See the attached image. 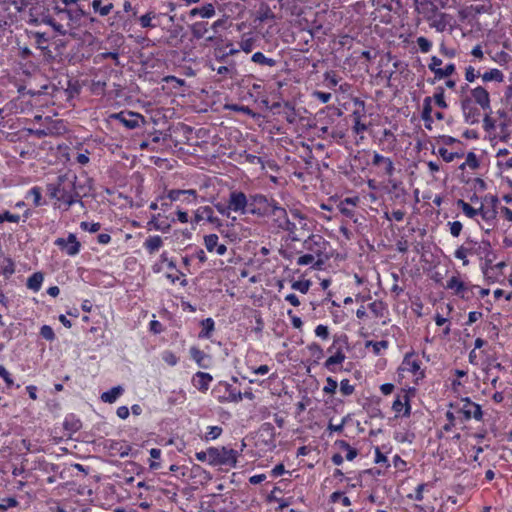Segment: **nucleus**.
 <instances>
[{
    "label": "nucleus",
    "instance_id": "55",
    "mask_svg": "<svg viewBox=\"0 0 512 512\" xmlns=\"http://www.w3.org/2000/svg\"><path fill=\"white\" fill-rule=\"evenodd\" d=\"M17 505H18V502L14 497L3 498L0 501V512H5L9 508L16 507Z\"/></svg>",
    "mask_w": 512,
    "mask_h": 512
},
{
    "label": "nucleus",
    "instance_id": "63",
    "mask_svg": "<svg viewBox=\"0 0 512 512\" xmlns=\"http://www.w3.org/2000/svg\"><path fill=\"white\" fill-rule=\"evenodd\" d=\"M0 377L4 380V382L6 383V386L8 388H10L14 385V381H13L11 374L2 365H0Z\"/></svg>",
    "mask_w": 512,
    "mask_h": 512
},
{
    "label": "nucleus",
    "instance_id": "28",
    "mask_svg": "<svg viewBox=\"0 0 512 512\" xmlns=\"http://www.w3.org/2000/svg\"><path fill=\"white\" fill-rule=\"evenodd\" d=\"M215 15V7L212 3H207L201 7H195L190 10L191 17L211 18Z\"/></svg>",
    "mask_w": 512,
    "mask_h": 512
},
{
    "label": "nucleus",
    "instance_id": "34",
    "mask_svg": "<svg viewBox=\"0 0 512 512\" xmlns=\"http://www.w3.org/2000/svg\"><path fill=\"white\" fill-rule=\"evenodd\" d=\"M481 77L484 82L495 81L501 83L504 81L503 72L497 68H493L490 69L489 71H486L484 74H482Z\"/></svg>",
    "mask_w": 512,
    "mask_h": 512
},
{
    "label": "nucleus",
    "instance_id": "6",
    "mask_svg": "<svg viewBox=\"0 0 512 512\" xmlns=\"http://www.w3.org/2000/svg\"><path fill=\"white\" fill-rule=\"evenodd\" d=\"M347 346V337L346 336H335L332 344L327 349L328 353L331 354L330 357L324 363V367L331 372H336L335 366L342 364L346 355L344 352V348Z\"/></svg>",
    "mask_w": 512,
    "mask_h": 512
},
{
    "label": "nucleus",
    "instance_id": "7",
    "mask_svg": "<svg viewBox=\"0 0 512 512\" xmlns=\"http://www.w3.org/2000/svg\"><path fill=\"white\" fill-rule=\"evenodd\" d=\"M450 407L454 408L457 413L462 414L466 421L472 418L477 421L482 420L483 412L481 406L471 401L468 397L461 399L458 403L450 404Z\"/></svg>",
    "mask_w": 512,
    "mask_h": 512
},
{
    "label": "nucleus",
    "instance_id": "39",
    "mask_svg": "<svg viewBox=\"0 0 512 512\" xmlns=\"http://www.w3.org/2000/svg\"><path fill=\"white\" fill-rule=\"evenodd\" d=\"M457 206L461 208L462 212L471 219H474L479 214V209H475L464 200H458Z\"/></svg>",
    "mask_w": 512,
    "mask_h": 512
},
{
    "label": "nucleus",
    "instance_id": "14",
    "mask_svg": "<svg viewBox=\"0 0 512 512\" xmlns=\"http://www.w3.org/2000/svg\"><path fill=\"white\" fill-rule=\"evenodd\" d=\"M402 369L412 373L416 380L423 379L425 374L421 369V361L414 354H407L402 362Z\"/></svg>",
    "mask_w": 512,
    "mask_h": 512
},
{
    "label": "nucleus",
    "instance_id": "3",
    "mask_svg": "<svg viewBox=\"0 0 512 512\" xmlns=\"http://www.w3.org/2000/svg\"><path fill=\"white\" fill-rule=\"evenodd\" d=\"M266 217L270 219L272 227L278 231L287 232L293 241L299 240L296 236V224L290 221L287 210L278 202L273 204Z\"/></svg>",
    "mask_w": 512,
    "mask_h": 512
},
{
    "label": "nucleus",
    "instance_id": "21",
    "mask_svg": "<svg viewBox=\"0 0 512 512\" xmlns=\"http://www.w3.org/2000/svg\"><path fill=\"white\" fill-rule=\"evenodd\" d=\"M108 448L111 455L126 457L130 454L132 448L126 441H110Z\"/></svg>",
    "mask_w": 512,
    "mask_h": 512
},
{
    "label": "nucleus",
    "instance_id": "33",
    "mask_svg": "<svg viewBox=\"0 0 512 512\" xmlns=\"http://www.w3.org/2000/svg\"><path fill=\"white\" fill-rule=\"evenodd\" d=\"M275 14L267 4H262L256 13V20L265 22L268 20H274Z\"/></svg>",
    "mask_w": 512,
    "mask_h": 512
},
{
    "label": "nucleus",
    "instance_id": "52",
    "mask_svg": "<svg viewBox=\"0 0 512 512\" xmlns=\"http://www.w3.org/2000/svg\"><path fill=\"white\" fill-rule=\"evenodd\" d=\"M161 358L169 366H175L179 360V358L169 350L164 351L161 355Z\"/></svg>",
    "mask_w": 512,
    "mask_h": 512
},
{
    "label": "nucleus",
    "instance_id": "46",
    "mask_svg": "<svg viewBox=\"0 0 512 512\" xmlns=\"http://www.w3.org/2000/svg\"><path fill=\"white\" fill-rule=\"evenodd\" d=\"M190 355L192 357V359L200 366V367H205V365L203 364V361L204 359L206 358V355L203 351L199 350L198 348L196 347H191L190 348Z\"/></svg>",
    "mask_w": 512,
    "mask_h": 512
},
{
    "label": "nucleus",
    "instance_id": "36",
    "mask_svg": "<svg viewBox=\"0 0 512 512\" xmlns=\"http://www.w3.org/2000/svg\"><path fill=\"white\" fill-rule=\"evenodd\" d=\"M437 154L447 163L453 162L455 159H459L464 156L463 152H452L444 147L438 148Z\"/></svg>",
    "mask_w": 512,
    "mask_h": 512
},
{
    "label": "nucleus",
    "instance_id": "13",
    "mask_svg": "<svg viewBox=\"0 0 512 512\" xmlns=\"http://www.w3.org/2000/svg\"><path fill=\"white\" fill-rule=\"evenodd\" d=\"M471 98L485 112L486 116L491 113L489 92L482 86L471 89Z\"/></svg>",
    "mask_w": 512,
    "mask_h": 512
},
{
    "label": "nucleus",
    "instance_id": "11",
    "mask_svg": "<svg viewBox=\"0 0 512 512\" xmlns=\"http://www.w3.org/2000/svg\"><path fill=\"white\" fill-rule=\"evenodd\" d=\"M223 390V395H218L217 398L219 402H235L238 403L242 401V393L237 391L231 384L227 382H219L218 385L214 388L213 393H218Z\"/></svg>",
    "mask_w": 512,
    "mask_h": 512
},
{
    "label": "nucleus",
    "instance_id": "17",
    "mask_svg": "<svg viewBox=\"0 0 512 512\" xmlns=\"http://www.w3.org/2000/svg\"><path fill=\"white\" fill-rule=\"evenodd\" d=\"M57 14L61 16V18H67L69 21L74 23L79 22L81 18L85 15L84 10L80 5H76L74 7H56Z\"/></svg>",
    "mask_w": 512,
    "mask_h": 512
},
{
    "label": "nucleus",
    "instance_id": "2",
    "mask_svg": "<svg viewBox=\"0 0 512 512\" xmlns=\"http://www.w3.org/2000/svg\"><path fill=\"white\" fill-rule=\"evenodd\" d=\"M48 194L51 198L66 205V209L79 201V194L76 191L75 183L66 176H59L56 184L47 186Z\"/></svg>",
    "mask_w": 512,
    "mask_h": 512
},
{
    "label": "nucleus",
    "instance_id": "31",
    "mask_svg": "<svg viewBox=\"0 0 512 512\" xmlns=\"http://www.w3.org/2000/svg\"><path fill=\"white\" fill-rule=\"evenodd\" d=\"M256 43V38L251 33H245L242 35L239 42V46L245 53H250Z\"/></svg>",
    "mask_w": 512,
    "mask_h": 512
},
{
    "label": "nucleus",
    "instance_id": "64",
    "mask_svg": "<svg viewBox=\"0 0 512 512\" xmlns=\"http://www.w3.org/2000/svg\"><path fill=\"white\" fill-rule=\"evenodd\" d=\"M450 233L453 237H458L463 229L460 221L448 222Z\"/></svg>",
    "mask_w": 512,
    "mask_h": 512
},
{
    "label": "nucleus",
    "instance_id": "5",
    "mask_svg": "<svg viewBox=\"0 0 512 512\" xmlns=\"http://www.w3.org/2000/svg\"><path fill=\"white\" fill-rule=\"evenodd\" d=\"M208 454L210 455L211 466H224L228 469L235 468L238 463L240 452L226 447H209Z\"/></svg>",
    "mask_w": 512,
    "mask_h": 512
},
{
    "label": "nucleus",
    "instance_id": "56",
    "mask_svg": "<svg viewBox=\"0 0 512 512\" xmlns=\"http://www.w3.org/2000/svg\"><path fill=\"white\" fill-rule=\"evenodd\" d=\"M293 290L299 291L303 294H306L309 291L310 288V281L304 280V281H294L291 285Z\"/></svg>",
    "mask_w": 512,
    "mask_h": 512
},
{
    "label": "nucleus",
    "instance_id": "30",
    "mask_svg": "<svg viewBox=\"0 0 512 512\" xmlns=\"http://www.w3.org/2000/svg\"><path fill=\"white\" fill-rule=\"evenodd\" d=\"M124 392L121 386H115L101 394V400L105 403H114Z\"/></svg>",
    "mask_w": 512,
    "mask_h": 512
},
{
    "label": "nucleus",
    "instance_id": "42",
    "mask_svg": "<svg viewBox=\"0 0 512 512\" xmlns=\"http://www.w3.org/2000/svg\"><path fill=\"white\" fill-rule=\"evenodd\" d=\"M369 309L375 317H383L386 306L382 301L375 300L369 304Z\"/></svg>",
    "mask_w": 512,
    "mask_h": 512
},
{
    "label": "nucleus",
    "instance_id": "38",
    "mask_svg": "<svg viewBox=\"0 0 512 512\" xmlns=\"http://www.w3.org/2000/svg\"><path fill=\"white\" fill-rule=\"evenodd\" d=\"M336 444L339 446V448L346 452V459L348 461H352L356 458L358 455V452L355 448L351 447L349 443H347L344 440L337 441Z\"/></svg>",
    "mask_w": 512,
    "mask_h": 512
},
{
    "label": "nucleus",
    "instance_id": "54",
    "mask_svg": "<svg viewBox=\"0 0 512 512\" xmlns=\"http://www.w3.org/2000/svg\"><path fill=\"white\" fill-rule=\"evenodd\" d=\"M416 42L422 53H428L432 48V42L423 36L418 37Z\"/></svg>",
    "mask_w": 512,
    "mask_h": 512
},
{
    "label": "nucleus",
    "instance_id": "22",
    "mask_svg": "<svg viewBox=\"0 0 512 512\" xmlns=\"http://www.w3.org/2000/svg\"><path fill=\"white\" fill-rule=\"evenodd\" d=\"M393 411L399 415L403 410L404 416L410 415L411 406L409 404V397L407 394L398 395L392 404Z\"/></svg>",
    "mask_w": 512,
    "mask_h": 512
},
{
    "label": "nucleus",
    "instance_id": "45",
    "mask_svg": "<svg viewBox=\"0 0 512 512\" xmlns=\"http://www.w3.org/2000/svg\"><path fill=\"white\" fill-rule=\"evenodd\" d=\"M34 40H35V43L37 45V47L41 50H45L47 49V46L46 44L48 43V37L46 36L45 33H42V32H34L32 34Z\"/></svg>",
    "mask_w": 512,
    "mask_h": 512
},
{
    "label": "nucleus",
    "instance_id": "61",
    "mask_svg": "<svg viewBox=\"0 0 512 512\" xmlns=\"http://www.w3.org/2000/svg\"><path fill=\"white\" fill-rule=\"evenodd\" d=\"M40 335L48 340V341H54L55 340V333L51 326L49 325H43L40 329Z\"/></svg>",
    "mask_w": 512,
    "mask_h": 512
},
{
    "label": "nucleus",
    "instance_id": "41",
    "mask_svg": "<svg viewBox=\"0 0 512 512\" xmlns=\"http://www.w3.org/2000/svg\"><path fill=\"white\" fill-rule=\"evenodd\" d=\"M366 347H371L373 350V353L375 355H380L382 351L386 350L388 348V341L381 340V341H367Z\"/></svg>",
    "mask_w": 512,
    "mask_h": 512
},
{
    "label": "nucleus",
    "instance_id": "44",
    "mask_svg": "<svg viewBox=\"0 0 512 512\" xmlns=\"http://www.w3.org/2000/svg\"><path fill=\"white\" fill-rule=\"evenodd\" d=\"M222 428L220 426H209L205 433L204 440L210 441L217 439L222 434Z\"/></svg>",
    "mask_w": 512,
    "mask_h": 512
},
{
    "label": "nucleus",
    "instance_id": "40",
    "mask_svg": "<svg viewBox=\"0 0 512 512\" xmlns=\"http://www.w3.org/2000/svg\"><path fill=\"white\" fill-rule=\"evenodd\" d=\"M487 224L492 225L493 221L496 219V211L493 208H485L481 206L479 208V214Z\"/></svg>",
    "mask_w": 512,
    "mask_h": 512
},
{
    "label": "nucleus",
    "instance_id": "1",
    "mask_svg": "<svg viewBox=\"0 0 512 512\" xmlns=\"http://www.w3.org/2000/svg\"><path fill=\"white\" fill-rule=\"evenodd\" d=\"M476 255L485 261V266L491 267L495 260V254L492 251L491 244L488 240L474 241L467 239L465 244L458 247L454 252V257L462 261L464 266L469 264L467 257Z\"/></svg>",
    "mask_w": 512,
    "mask_h": 512
},
{
    "label": "nucleus",
    "instance_id": "23",
    "mask_svg": "<svg viewBox=\"0 0 512 512\" xmlns=\"http://www.w3.org/2000/svg\"><path fill=\"white\" fill-rule=\"evenodd\" d=\"M415 10L423 15L425 19H428L436 10L437 6L430 0H415Z\"/></svg>",
    "mask_w": 512,
    "mask_h": 512
},
{
    "label": "nucleus",
    "instance_id": "60",
    "mask_svg": "<svg viewBox=\"0 0 512 512\" xmlns=\"http://www.w3.org/2000/svg\"><path fill=\"white\" fill-rule=\"evenodd\" d=\"M434 100L436 105H438L442 109H446L448 107L445 97H444V90L441 88L437 89V92L434 94Z\"/></svg>",
    "mask_w": 512,
    "mask_h": 512
},
{
    "label": "nucleus",
    "instance_id": "8",
    "mask_svg": "<svg viewBox=\"0 0 512 512\" xmlns=\"http://www.w3.org/2000/svg\"><path fill=\"white\" fill-rule=\"evenodd\" d=\"M277 201L273 198L257 193L250 195V214L258 217H266L273 204Z\"/></svg>",
    "mask_w": 512,
    "mask_h": 512
},
{
    "label": "nucleus",
    "instance_id": "12",
    "mask_svg": "<svg viewBox=\"0 0 512 512\" xmlns=\"http://www.w3.org/2000/svg\"><path fill=\"white\" fill-rule=\"evenodd\" d=\"M55 245L69 256H76L80 252L81 244L75 234L70 233L67 238H57Z\"/></svg>",
    "mask_w": 512,
    "mask_h": 512
},
{
    "label": "nucleus",
    "instance_id": "62",
    "mask_svg": "<svg viewBox=\"0 0 512 512\" xmlns=\"http://www.w3.org/2000/svg\"><path fill=\"white\" fill-rule=\"evenodd\" d=\"M37 469L45 473H55L58 470V466L52 463H48L46 461H39Z\"/></svg>",
    "mask_w": 512,
    "mask_h": 512
},
{
    "label": "nucleus",
    "instance_id": "15",
    "mask_svg": "<svg viewBox=\"0 0 512 512\" xmlns=\"http://www.w3.org/2000/svg\"><path fill=\"white\" fill-rule=\"evenodd\" d=\"M113 118L118 120L128 129H135L140 126L143 121V117L139 113L134 112H119L112 115Z\"/></svg>",
    "mask_w": 512,
    "mask_h": 512
},
{
    "label": "nucleus",
    "instance_id": "47",
    "mask_svg": "<svg viewBox=\"0 0 512 512\" xmlns=\"http://www.w3.org/2000/svg\"><path fill=\"white\" fill-rule=\"evenodd\" d=\"M455 69V65L453 63H449L444 68L437 70L435 78L440 80L449 77L455 72Z\"/></svg>",
    "mask_w": 512,
    "mask_h": 512
},
{
    "label": "nucleus",
    "instance_id": "9",
    "mask_svg": "<svg viewBox=\"0 0 512 512\" xmlns=\"http://www.w3.org/2000/svg\"><path fill=\"white\" fill-rule=\"evenodd\" d=\"M228 202L231 212L239 213L240 215L250 214V196L247 197L244 192L232 191L229 194Z\"/></svg>",
    "mask_w": 512,
    "mask_h": 512
},
{
    "label": "nucleus",
    "instance_id": "35",
    "mask_svg": "<svg viewBox=\"0 0 512 512\" xmlns=\"http://www.w3.org/2000/svg\"><path fill=\"white\" fill-rule=\"evenodd\" d=\"M202 330L199 333L200 338L209 339L215 329V322L212 318H206L201 322Z\"/></svg>",
    "mask_w": 512,
    "mask_h": 512
},
{
    "label": "nucleus",
    "instance_id": "43",
    "mask_svg": "<svg viewBox=\"0 0 512 512\" xmlns=\"http://www.w3.org/2000/svg\"><path fill=\"white\" fill-rule=\"evenodd\" d=\"M340 501L344 507H349L351 505V501L347 496L340 491H335L330 495V502L336 503Z\"/></svg>",
    "mask_w": 512,
    "mask_h": 512
},
{
    "label": "nucleus",
    "instance_id": "20",
    "mask_svg": "<svg viewBox=\"0 0 512 512\" xmlns=\"http://www.w3.org/2000/svg\"><path fill=\"white\" fill-rule=\"evenodd\" d=\"M445 288L453 291L455 295L464 297L465 293L468 291V285L463 282L459 276H452L445 285Z\"/></svg>",
    "mask_w": 512,
    "mask_h": 512
},
{
    "label": "nucleus",
    "instance_id": "53",
    "mask_svg": "<svg viewBox=\"0 0 512 512\" xmlns=\"http://www.w3.org/2000/svg\"><path fill=\"white\" fill-rule=\"evenodd\" d=\"M296 262H297V265H299V266L312 265V267L314 268V264H315V262H317V259L314 258L313 255L305 253L304 255H301L300 257H298Z\"/></svg>",
    "mask_w": 512,
    "mask_h": 512
},
{
    "label": "nucleus",
    "instance_id": "4",
    "mask_svg": "<svg viewBox=\"0 0 512 512\" xmlns=\"http://www.w3.org/2000/svg\"><path fill=\"white\" fill-rule=\"evenodd\" d=\"M302 246L306 253L313 255L317 259L314 269H320L328 259L326 251L329 247V242L321 235L312 234L303 241Z\"/></svg>",
    "mask_w": 512,
    "mask_h": 512
},
{
    "label": "nucleus",
    "instance_id": "37",
    "mask_svg": "<svg viewBox=\"0 0 512 512\" xmlns=\"http://www.w3.org/2000/svg\"><path fill=\"white\" fill-rule=\"evenodd\" d=\"M251 60L260 65H265L269 67H274L276 65V60L272 58L266 57L262 52H256L252 55Z\"/></svg>",
    "mask_w": 512,
    "mask_h": 512
},
{
    "label": "nucleus",
    "instance_id": "57",
    "mask_svg": "<svg viewBox=\"0 0 512 512\" xmlns=\"http://www.w3.org/2000/svg\"><path fill=\"white\" fill-rule=\"evenodd\" d=\"M465 167H469L470 169L478 167L477 157L473 152L468 153L465 162L460 166L461 169H464Z\"/></svg>",
    "mask_w": 512,
    "mask_h": 512
},
{
    "label": "nucleus",
    "instance_id": "50",
    "mask_svg": "<svg viewBox=\"0 0 512 512\" xmlns=\"http://www.w3.org/2000/svg\"><path fill=\"white\" fill-rule=\"evenodd\" d=\"M214 206L221 215H223L227 218H231L232 221L236 220V217H231V208H230L229 202H227V204L218 202Z\"/></svg>",
    "mask_w": 512,
    "mask_h": 512
},
{
    "label": "nucleus",
    "instance_id": "48",
    "mask_svg": "<svg viewBox=\"0 0 512 512\" xmlns=\"http://www.w3.org/2000/svg\"><path fill=\"white\" fill-rule=\"evenodd\" d=\"M28 197H31L33 199L34 206L38 207L42 205L41 199H42V193L41 188L38 186L32 187L27 194Z\"/></svg>",
    "mask_w": 512,
    "mask_h": 512
},
{
    "label": "nucleus",
    "instance_id": "29",
    "mask_svg": "<svg viewBox=\"0 0 512 512\" xmlns=\"http://www.w3.org/2000/svg\"><path fill=\"white\" fill-rule=\"evenodd\" d=\"M163 239L159 235L149 236L143 243V247L149 254L156 253L163 246Z\"/></svg>",
    "mask_w": 512,
    "mask_h": 512
},
{
    "label": "nucleus",
    "instance_id": "25",
    "mask_svg": "<svg viewBox=\"0 0 512 512\" xmlns=\"http://www.w3.org/2000/svg\"><path fill=\"white\" fill-rule=\"evenodd\" d=\"M213 378L209 373L197 372L193 377V385L202 392H206Z\"/></svg>",
    "mask_w": 512,
    "mask_h": 512
},
{
    "label": "nucleus",
    "instance_id": "24",
    "mask_svg": "<svg viewBox=\"0 0 512 512\" xmlns=\"http://www.w3.org/2000/svg\"><path fill=\"white\" fill-rule=\"evenodd\" d=\"M91 7L95 14L104 17L111 13L114 5L109 0H93L91 2Z\"/></svg>",
    "mask_w": 512,
    "mask_h": 512
},
{
    "label": "nucleus",
    "instance_id": "10",
    "mask_svg": "<svg viewBox=\"0 0 512 512\" xmlns=\"http://www.w3.org/2000/svg\"><path fill=\"white\" fill-rule=\"evenodd\" d=\"M203 221L212 224L216 228L222 226V221L214 214V210L210 206H200L197 208L191 223L197 225Z\"/></svg>",
    "mask_w": 512,
    "mask_h": 512
},
{
    "label": "nucleus",
    "instance_id": "26",
    "mask_svg": "<svg viewBox=\"0 0 512 512\" xmlns=\"http://www.w3.org/2000/svg\"><path fill=\"white\" fill-rule=\"evenodd\" d=\"M461 107L466 122H469L471 124L478 122L479 112L472 107L470 99L462 100Z\"/></svg>",
    "mask_w": 512,
    "mask_h": 512
},
{
    "label": "nucleus",
    "instance_id": "51",
    "mask_svg": "<svg viewBox=\"0 0 512 512\" xmlns=\"http://www.w3.org/2000/svg\"><path fill=\"white\" fill-rule=\"evenodd\" d=\"M338 387V383L332 377L326 378V384L323 387V393L333 395L335 394Z\"/></svg>",
    "mask_w": 512,
    "mask_h": 512
},
{
    "label": "nucleus",
    "instance_id": "58",
    "mask_svg": "<svg viewBox=\"0 0 512 512\" xmlns=\"http://www.w3.org/2000/svg\"><path fill=\"white\" fill-rule=\"evenodd\" d=\"M355 387L350 384V381L348 379H343L340 382V392L344 396H350L354 393Z\"/></svg>",
    "mask_w": 512,
    "mask_h": 512
},
{
    "label": "nucleus",
    "instance_id": "32",
    "mask_svg": "<svg viewBox=\"0 0 512 512\" xmlns=\"http://www.w3.org/2000/svg\"><path fill=\"white\" fill-rule=\"evenodd\" d=\"M44 277L41 272L33 273L27 280V288L34 292H38L41 289Z\"/></svg>",
    "mask_w": 512,
    "mask_h": 512
},
{
    "label": "nucleus",
    "instance_id": "59",
    "mask_svg": "<svg viewBox=\"0 0 512 512\" xmlns=\"http://www.w3.org/2000/svg\"><path fill=\"white\" fill-rule=\"evenodd\" d=\"M427 487V484L426 483H421L419 484L416 489H415V494H408L407 495V498L409 499H414L416 501H422L424 496H423V493L425 491Z\"/></svg>",
    "mask_w": 512,
    "mask_h": 512
},
{
    "label": "nucleus",
    "instance_id": "16",
    "mask_svg": "<svg viewBox=\"0 0 512 512\" xmlns=\"http://www.w3.org/2000/svg\"><path fill=\"white\" fill-rule=\"evenodd\" d=\"M204 246L210 253H216L217 255H224L227 252V246L223 243H219V237L217 234H208L204 236Z\"/></svg>",
    "mask_w": 512,
    "mask_h": 512
},
{
    "label": "nucleus",
    "instance_id": "27",
    "mask_svg": "<svg viewBox=\"0 0 512 512\" xmlns=\"http://www.w3.org/2000/svg\"><path fill=\"white\" fill-rule=\"evenodd\" d=\"M159 17L160 15H158L155 11L150 10L139 17L138 21L142 28H155L159 25Z\"/></svg>",
    "mask_w": 512,
    "mask_h": 512
},
{
    "label": "nucleus",
    "instance_id": "18",
    "mask_svg": "<svg viewBox=\"0 0 512 512\" xmlns=\"http://www.w3.org/2000/svg\"><path fill=\"white\" fill-rule=\"evenodd\" d=\"M426 20L429 22L431 28H435L438 32H443L449 23V15L436 10Z\"/></svg>",
    "mask_w": 512,
    "mask_h": 512
},
{
    "label": "nucleus",
    "instance_id": "19",
    "mask_svg": "<svg viewBox=\"0 0 512 512\" xmlns=\"http://www.w3.org/2000/svg\"><path fill=\"white\" fill-rule=\"evenodd\" d=\"M372 164L381 167L387 176L394 174L395 168L393 161L377 152L373 154Z\"/></svg>",
    "mask_w": 512,
    "mask_h": 512
},
{
    "label": "nucleus",
    "instance_id": "49",
    "mask_svg": "<svg viewBox=\"0 0 512 512\" xmlns=\"http://www.w3.org/2000/svg\"><path fill=\"white\" fill-rule=\"evenodd\" d=\"M431 113H432V98L425 97L423 100L422 119L430 120Z\"/></svg>",
    "mask_w": 512,
    "mask_h": 512
}]
</instances>
